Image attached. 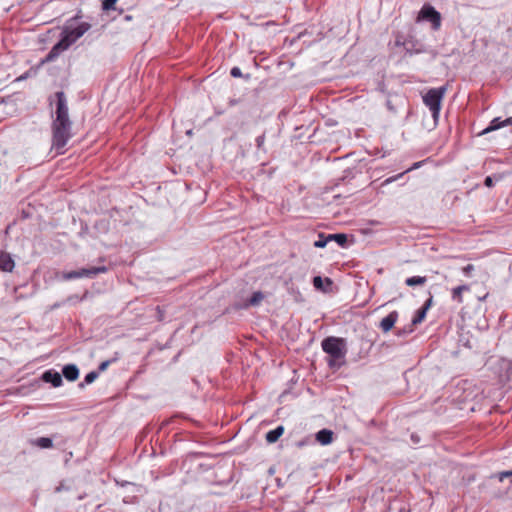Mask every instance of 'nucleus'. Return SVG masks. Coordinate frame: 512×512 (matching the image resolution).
I'll use <instances>...</instances> for the list:
<instances>
[{"mask_svg":"<svg viewBox=\"0 0 512 512\" xmlns=\"http://www.w3.org/2000/svg\"><path fill=\"white\" fill-rule=\"evenodd\" d=\"M56 109L55 119L52 122V147L57 154L64 153V147L72 137V121L69 118L68 105L65 93L58 91L55 93Z\"/></svg>","mask_w":512,"mask_h":512,"instance_id":"1","label":"nucleus"},{"mask_svg":"<svg viewBox=\"0 0 512 512\" xmlns=\"http://www.w3.org/2000/svg\"><path fill=\"white\" fill-rule=\"evenodd\" d=\"M484 184L486 187L488 188H492L494 186V181H493V177L491 176H487L484 180Z\"/></svg>","mask_w":512,"mask_h":512,"instance_id":"32","label":"nucleus"},{"mask_svg":"<svg viewBox=\"0 0 512 512\" xmlns=\"http://www.w3.org/2000/svg\"><path fill=\"white\" fill-rule=\"evenodd\" d=\"M283 433H284V427L280 425V426L276 427L275 429L270 430L266 434L265 439L268 443L272 444V443H275L282 436Z\"/></svg>","mask_w":512,"mask_h":512,"instance_id":"17","label":"nucleus"},{"mask_svg":"<svg viewBox=\"0 0 512 512\" xmlns=\"http://www.w3.org/2000/svg\"><path fill=\"white\" fill-rule=\"evenodd\" d=\"M501 123H503V127L512 125V116L506 118L505 120H501Z\"/></svg>","mask_w":512,"mask_h":512,"instance_id":"36","label":"nucleus"},{"mask_svg":"<svg viewBox=\"0 0 512 512\" xmlns=\"http://www.w3.org/2000/svg\"><path fill=\"white\" fill-rule=\"evenodd\" d=\"M462 271L466 276H471V273L474 271V266L472 264H468L462 268Z\"/></svg>","mask_w":512,"mask_h":512,"instance_id":"29","label":"nucleus"},{"mask_svg":"<svg viewBox=\"0 0 512 512\" xmlns=\"http://www.w3.org/2000/svg\"><path fill=\"white\" fill-rule=\"evenodd\" d=\"M420 164H421V162L414 163L413 166L411 168L407 169L405 172H409L411 170H414V169L420 167Z\"/></svg>","mask_w":512,"mask_h":512,"instance_id":"37","label":"nucleus"},{"mask_svg":"<svg viewBox=\"0 0 512 512\" xmlns=\"http://www.w3.org/2000/svg\"><path fill=\"white\" fill-rule=\"evenodd\" d=\"M62 278L64 280H74V279L81 278L80 269L74 270V271H69V272H63Z\"/></svg>","mask_w":512,"mask_h":512,"instance_id":"25","label":"nucleus"},{"mask_svg":"<svg viewBox=\"0 0 512 512\" xmlns=\"http://www.w3.org/2000/svg\"><path fill=\"white\" fill-rule=\"evenodd\" d=\"M328 242V236H325L323 233H320L318 236V240L314 242V246L317 248H324Z\"/></svg>","mask_w":512,"mask_h":512,"instance_id":"26","label":"nucleus"},{"mask_svg":"<svg viewBox=\"0 0 512 512\" xmlns=\"http://www.w3.org/2000/svg\"><path fill=\"white\" fill-rule=\"evenodd\" d=\"M427 279L424 276H412L405 280L407 286L413 287L417 285H424Z\"/></svg>","mask_w":512,"mask_h":512,"instance_id":"20","label":"nucleus"},{"mask_svg":"<svg viewBox=\"0 0 512 512\" xmlns=\"http://www.w3.org/2000/svg\"><path fill=\"white\" fill-rule=\"evenodd\" d=\"M118 0H103L102 1V9L104 11H109L115 9V4Z\"/></svg>","mask_w":512,"mask_h":512,"instance_id":"27","label":"nucleus"},{"mask_svg":"<svg viewBox=\"0 0 512 512\" xmlns=\"http://www.w3.org/2000/svg\"><path fill=\"white\" fill-rule=\"evenodd\" d=\"M512 476V470H509V471H503L501 473H499V480L500 481H503L504 478L506 477H511Z\"/></svg>","mask_w":512,"mask_h":512,"instance_id":"34","label":"nucleus"},{"mask_svg":"<svg viewBox=\"0 0 512 512\" xmlns=\"http://www.w3.org/2000/svg\"><path fill=\"white\" fill-rule=\"evenodd\" d=\"M34 444L43 449L51 448L53 446L52 439L48 437L37 438Z\"/></svg>","mask_w":512,"mask_h":512,"instance_id":"22","label":"nucleus"},{"mask_svg":"<svg viewBox=\"0 0 512 512\" xmlns=\"http://www.w3.org/2000/svg\"><path fill=\"white\" fill-rule=\"evenodd\" d=\"M416 21H428L431 23L432 29L437 31L441 27V14L432 5L424 4Z\"/></svg>","mask_w":512,"mask_h":512,"instance_id":"4","label":"nucleus"},{"mask_svg":"<svg viewBox=\"0 0 512 512\" xmlns=\"http://www.w3.org/2000/svg\"><path fill=\"white\" fill-rule=\"evenodd\" d=\"M432 302H433V297L432 295L430 294L429 298L426 300V302L424 303V305L422 306V308H424L425 310L428 311V309L431 307L432 305Z\"/></svg>","mask_w":512,"mask_h":512,"instance_id":"35","label":"nucleus"},{"mask_svg":"<svg viewBox=\"0 0 512 512\" xmlns=\"http://www.w3.org/2000/svg\"><path fill=\"white\" fill-rule=\"evenodd\" d=\"M43 381L47 383H51L54 387H59L62 385V376L53 370L45 371L42 375Z\"/></svg>","mask_w":512,"mask_h":512,"instance_id":"11","label":"nucleus"},{"mask_svg":"<svg viewBox=\"0 0 512 512\" xmlns=\"http://www.w3.org/2000/svg\"><path fill=\"white\" fill-rule=\"evenodd\" d=\"M91 28V25L87 22L80 23L75 28H66L63 31V37L64 39L69 43L71 46L73 43H75L80 37H82L89 29Z\"/></svg>","mask_w":512,"mask_h":512,"instance_id":"5","label":"nucleus"},{"mask_svg":"<svg viewBox=\"0 0 512 512\" xmlns=\"http://www.w3.org/2000/svg\"><path fill=\"white\" fill-rule=\"evenodd\" d=\"M395 44L397 46H403L406 53L409 54H420L426 52L424 44L415 39L413 36L407 37L404 41H401L399 38H397Z\"/></svg>","mask_w":512,"mask_h":512,"instance_id":"6","label":"nucleus"},{"mask_svg":"<svg viewBox=\"0 0 512 512\" xmlns=\"http://www.w3.org/2000/svg\"><path fill=\"white\" fill-rule=\"evenodd\" d=\"M398 316L399 315H398L397 311H392L386 317H384L379 324V327L381 328V330L384 333L389 332L395 325V323L398 319Z\"/></svg>","mask_w":512,"mask_h":512,"instance_id":"9","label":"nucleus"},{"mask_svg":"<svg viewBox=\"0 0 512 512\" xmlns=\"http://www.w3.org/2000/svg\"><path fill=\"white\" fill-rule=\"evenodd\" d=\"M70 47L69 43L62 37L48 52L46 55L45 61L52 62L54 61L62 52L67 50Z\"/></svg>","mask_w":512,"mask_h":512,"instance_id":"7","label":"nucleus"},{"mask_svg":"<svg viewBox=\"0 0 512 512\" xmlns=\"http://www.w3.org/2000/svg\"><path fill=\"white\" fill-rule=\"evenodd\" d=\"M426 313H427V310H425L424 308L421 307L420 309H418L416 315L414 316V318L412 320V323L414 325L421 323L424 320Z\"/></svg>","mask_w":512,"mask_h":512,"instance_id":"24","label":"nucleus"},{"mask_svg":"<svg viewBox=\"0 0 512 512\" xmlns=\"http://www.w3.org/2000/svg\"><path fill=\"white\" fill-rule=\"evenodd\" d=\"M232 77L238 78L242 76L241 70L239 67H233L230 71Z\"/></svg>","mask_w":512,"mask_h":512,"instance_id":"31","label":"nucleus"},{"mask_svg":"<svg viewBox=\"0 0 512 512\" xmlns=\"http://www.w3.org/2000/svg\"><path fill=\"white\" fill-rule=\"evenodd\" d=\"M411 438H412V440H413L414 442H418V441H419V438H418V437H416L415 435H412V436H411Z\"/></svg>","mask_w":512,"mask_h":512,"instance_id":"38","label":"nucleus"},{"mask_svg":"<svg viewBox=\"0 0 512 512\" xmlns=\"http://www.w3.org/2000/svg\"><path fill=\"white\" fill-rule=\"evenodd\" d=\"M264 142H265V134L263 133L256 138V146H257L258 150L265 152Z\"/></svg>","mask_w":512,"mask_h":512,"instance_id":"28","label":"nucleus"},{"mask_svg":"<svg viewBox=\"0 0 512 512\" xmlns=\"http://www.w3.org/2000/svg\"><path fill=\"white\" fill-rule=\"evenodd\" d=\"M469 290H470V287L466 284L453 288L452 293H451L452 300L456 301L459 304L462 303L463 302L462 293L469 291Z\"/></svg>","mask_w":512,"mask_h":512,"instance_id":"16","label":"nucleus"},{"mask_svg":"<svg viewBox=\"0 0 512 512\" xmlns=\"http://www.w3.org/2000/svg\"><path fill=\"white\" fill-rule=\"evenodd\" d=\"M329 241H335L338 245L344 246L347 242V235L343 233L329 234Z\"/></svg>","mask_w":512,"mask_h":512,"instance_id":"21","label":"nucleus"},{"mask_svg":"<svg viewBox=\"0 0 512 512\" xmlns=\"http://www.w3.org/2000/svg\"><path fill=\"white\" fill-rule=\"evenodd\" d=\"M111 362H112V360H107V361L102 362V363L99 365L98 370H99L100 372L105 371V370L107 369V367L110 365V363H111Z\"/></svg>","mask_w":512,"mask_h":512,"instance_id":"33","label":"nucleus"},{"mask_svg":"<svg viewBox=\"0 0 512 512\" xmlns=\"http://www.w3.org/2000/svg\"><path fill=\"white\" fill-rule=\"evenodd\" d=\"M322 349L331 359L328 362L329 367H335L336 361L344 359L347 353V343L344 338L330 336L321 343Z\"/></svg>","mask_w":512,"mask_h":512,"instance_id":"2","label":"nucleus"},{"mask_svg":"<svg viewBox=\"0 0 512 512\" xmlns=\"http://www.w3.org/2000/svg\"><path fill=\"white\" fill-rule=\"evenodd\" d=\"M404 173H405V172H403V173H400V174H398V175H395V176H392V177L387 178V179L383 182V185L390 184V183H392V182L396 181L397 179H399L400 177H402Z\"/></svg>","mask_w":512,"mask_h":512,"instance_id":"30","label":"nucleus"},{"mask_svg":"<svg viewBox=\"0 0 512 512\" xmlns=\"http://www.w3.org/2000/svg\"><path fill=\"white\" fill-rule=\"evenodd\" d=\"M498 366L500 368V372L498 375L500 383H506L510 379V375L512 372V362L506 359L498 360Z\"/></svg>","mask_w":512,"mask_h":512,"instance_id":"8","label":"nucleus"},{"mask_svg":"<svg viewBox=\"0 0 512 512\" xmlns=\"http://www.w3.org/2000/svg\"><path fill=\"white\" fill-rule=\"evenodd\" d=\"M500 128H503V123H501V119L499 117L497 118H494L489 126L487 128H485L481 133L480 135H485V134H488L492 131H495V130H498Z\"/></svg>","mask_w":512,"mask_h":512,"instance_id":"19","label":"nucleus"},{"mask_svg":"<svg viewBox=\"0 0 512 512\" xmlns=\"http://www.w3.org/2000/svg\"><path fill=\"white\" fill-rule=\"evenodd\" d=\"M15 267V262L12 256L5 251L0 252V270L4 272H12Z\"/></svg>","mask_w":512,"mask_h":512,"instance_id":"10","label":"nucleus"},{"mask_svg":"<svg viewBox=\"0 0 512 512\" xmlns=\"http://www.w3.org/2000/svg\"><path fill=\"white\" fill-rule=\"evenodd\" d=\"M107 270L108 269H107L106 266L81 268L80 269V274H81V278H83V277H85V278H94L95 276H97L100 273L107 272Z\"/></svg>","mask_w":512,"mask_h":512,"instance_id":"12","label":"nucleus"},{"mask_svg":"<svg viewBox=\"0 0 512 512\" xmlns=\"http://www.w3.org/2000/svg\"><path fill=\"white\" fill-rule=\"evenodd\" d=\"M264 299V294L261 291L254 292L252 296L247 300L244 307L258 306Z\"/></svg>","mask_w":512,"mask_h":512,"instance_id":"18","label":"nucleus"},{"mask_svg":"<svg viewBox=\"0 0 512 512\" xmlns=\"http://www.w3.org/2000/svg\"><path fill=\"white\" fill-rule=\"evenodd\" d=\"M99 376V373L97 371H91L89 372L82 383L79 384L80 387H84L85 384H91L94 382L97 377Z\"/></svg>","mask_w":512,"mask_h":512,"instance_id":"23","label":"nucleus"},{"mask_svg":"<svg viewBox=\"0 0 512 512\" xmlns=\"http://www.w3.org/2000/svg\"><path fill=\"white\" fill-rule=\"evenodd\" d=\"M316 440L322 445H328L333 440V432L328 429H322L317 432Z\"/></svg>","mask_w":512,"mask_h":512,"instance_id":"14","label":"nucleus"},{"mask_svg":"<svg viewBox=\"0 0 512 512\" xmlns=\"http://www.w3.org/2000/svg\"><path fill=\"white\" fill-rule=\"evenodd\" d=\"M62 374L68 381H75L79 376V369L74 364H68L63 367Z\"/></svg>","mask_w":512,"mask_h":512,"instance_id":"13","label":"nucleus"},{"mask_svg":"<svg viewBox=\"0 0 512 512\" xmlns=\"http://www.w3.org/2000/svg\"><path fill=\"white\" fill-rule=\"evenodd\" d=\"M445 92V87L432 88L423 96V102L430 109L435 122L438 121Z\"/></svg>","mask_w":512,"mask_h":512,"instance_id":"3","label":"nucleus"},{"mask_svg":"<svg viewBox=\"0 0 512 512\" xmlns=\"http://www.w3.org/2000/svg\"><path fill=\"white\" fill-rule=\"evenodd\" d=\"M333 284L332 280L330 278H325L324 280L320 276H315L313 278V285L316 289L322 290L326 292L329 287H331Z\"/></svg>","mask_w":512,"mask_h":512,"instance_id":"15","label":"nucleus"}]
</instances>
